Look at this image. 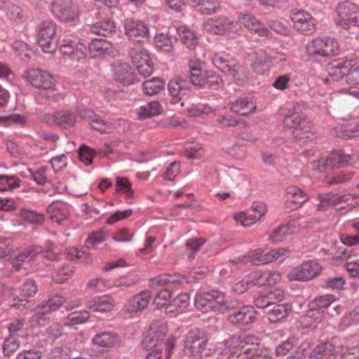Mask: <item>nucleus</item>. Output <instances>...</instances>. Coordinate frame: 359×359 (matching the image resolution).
I'll list each match as a JSON object with an SVG mask.
<instances>
[{
	"mask_svg": "<svg viewBox=\"0 0 359 359\" xmlns=\"http://www.w3.org/2000/svg\"><path fill=\"white\" fill-rule=\"evenodd\" d=\"M297 105L282 110L283 124L292 128V135L298 140L309 139L313 137L312 123L306 116L297 112Z\"/></svg>",
	"mask_w": 359,
	"mask_h": 359,
	"instance_id": "f257e3e1",
	"label": "nucleus"
},
{
	"mask_svg": "<svg viewBox=\"0 0 359 359\" xmlns=\"http://www.w3.org/2000/svg\"><path fill=\"white\" fill-rule=\"evenodd\" d=\"M259 339L252 335L233 336L226 342L229 359H248L259 349Z\"/></svg>",
	"mask_w": 359,
	"mask_h": 359,
	"instance_id": "f03ea898",
	"label": "nucleus"
},
{
	"mask_svg": "<svg viewBox=\"0 0 359 359\" xmlns=\"http://www.w3.org/2000/svg\"><path fill=\"white\" fill-rule=\"evenodd\" d=\"M91 32L104 38L93 39L88 44V49L92 57L103 56L109 54L111 48L112 35V23L100 22L90 28Z\"/></svg>",
	"mask_w": 359,
	"mask_h": 359,
	"instance_id": "7ed1b4c3",
	"label": "nucleus"
},
{
	"mask_svg": "<svg viewBox=\"0 0 359 359\" xmlns=\"http://www.w3.org/2000/svg\"><path fill=\"white\" fill-rule=\"evenodd\" d=\"M306 52L313 58H327L339 53V45L334 38L318 37L307 43Z\"/></svg>",
	"mask_w": 359,
	"mask_h": 359,
	"instance_id": "20e7f679",
	"label": "nucleus"
},
{
	"mask_svg": "<svg viewBox=\"0 0 359 359\" xmlns=\"http://www.w3.org/2000/svg\"><path fill=\"white\" fill-rule=\"evenodd\" d=\"M337 17L334 18L335 25L344 29H348L350 26H359V6L348 1L339 3L337 7Z\"/></svg>",
	"mask_w": 359,
	"mask_h": 359,
	"instance_id": "39448f33",
	"label": "nucleus"
},
{
	"mask_svg": "<svg viewBox=\"0 0 359 359\" xmlns=\"http://www.w3.org/2000/svg\"><path fill=\"white\" fill-rule=\"evenodd\" d=\"M212 63L221 72L233 76L237 81L245 76L244 67L224 52L215 53L212 57Z\"/></svg>",
	"mask_w": 359,
	"mask_h": 359,
	"instance_id": "423d86ee",
	"label": "nucleus"
},
{
	"mask_svg": "<svg viewBox=\"0 0 359 359\" xmlns=\"http://www.w3.org/2000/svg\"><path fill=\"white\" fill-rule=\"evenodd\" d=\"M56 38V25L52 20H44L38 27L36 41L42 50L53 53L57 46Z\"/></svg>",
	"mask_w": 359,
	"mask_h": 359,
	"instance_id": "0eeeda50",
	"label": "nucleus"
},
{
	"mask_svg": "<svg viewBox=\"0 0 359 359\" xmlns=\"http://www.w3.org/2000/svg\"><path fill=\"white\" fill-rule=\"evenodd\" d=\"M184 351L187 355L199 359H208L209 355H212V350L206 348V340L198 330H191L188 333Z\"/></svg>",
	"mask_w": 359,
	"mask_h": 359,
	"instance_id": "6e6552de",
	"label": "nucleus"
},
{
	"mask_svg": "<svg viewBox=\"0 0 359 359\" xmlns=\"http://www.w3.org/2000/svg\"><path fill=\"white\" fill-rule=\"evenodd\" d=\"M318 351H321V359H359V347L346 348L335 346L330 342L320 343Z\"/></svg>",
	"mask_w": 359,
	"mask_h": 359,
	"instance_id": "1a4fd4ad",
	"label": "nucleus"
},
{
	"mask_svg": "<svg viewBox=\"0 0 359 359\" xmlns=\"http://www.w3.org/2000/svg\"><path fill=\"white\" fill-rule=\"evenodd\" d=\"M66 301L62 295H54L47 301L43 302L40 305L34 309V314L31 318V322L39 325H44L48 320L47 316L57 310Z\"/></svg>",
	"mask_w": 359,
	"mask_h": 359,
	"instance_id": "9d476101",
	"label": "nucleus"
},
{
	"mask_svg": "<svg viewBox=\"0 0 359 359\" xmlns=\"http://www.w3.org/2000/svg\"><path fill=\"white\" fill-rule=\"evenodd\" d=\"M132 63L143 77L149 76L154 70V63L147 49L142 46H135L129 51Z\"/></svg>",
	"mask_w": 359,
	"mask_h": 359,
	"instance_id": "9b49d317",
	"label": "nucleus"
},
{
	"mask_svg": "<svg viewBox=\"0 0 359 359\" xmlns=\"http://www.w3.org/2000/svg\"><path fill=\"white\" fill-rule=\"evenodd\" d=\"M322 266L316 261L309 260L293 268L287 273V278L292 281H308L319 276Z\"/></svg>",
	"mask_w": 359,
	"mask_h": 359,
	"instance_id": "f8f14e48",
	"label": "nucleus"
},
{
	"mask_svg": "<svg viewBox=\"0 0 359 359\" xmlns=\"http://www.w3.org/2000/svg\"><path fill=\"white\" fill-rule=\"evenodd\" d=\"M190 80L195 86H204L215 88L220 83V79L212 74L202 69L201 64L196 61L189 62Z\"/></svg>",
	"mask_w": 359,
	"mask_h": 359,
	"instance_id": "ddd939ff",
	"label": "nucleus"
},
{
	"mask_svg": "<svg viewBox=\"0 0 359 359\" xmlns=\"http://www.w3.org/2000/svg\"><path fill=\"white\" fill-rule=\"evenodd\" d=\"M51 11L57 19L63 22H75L79 18L78 8L72 0H54Z\"/></svg>",
	"mask_w": 359,
	"mask_h": 359,
	"instance_id": "4468645a",
	"label": "nucleus"
},
{
	"mask_svg": "<svg viewBox=\"0 0 359 359\" xmlns=\"http://www.w3.org/2000/svg\"><path fill=\"white\" fill-rule=\"evenodd\" d=\"M124 31L128 40L134 43H144L148 41L150 36L148 26L138 20L126 19L124 21Z\"/></svg>",
	"mask_w": 359,
	"mask_h": 359,
	"instance_id": "2eb2a0df",
	"label": "nucleus"
},
{
	"mask_svg": "<svg viewBox=\"0 0 359 359\" xmlns=\"http://www.w3.org/2000/svg\"><path fill=\"white\" fill-rule=\"evenodd\" d=\"M23 78L33 87L42 90H52L55 81L50 74L40 69H32L26 71Z\"/></svg>",
	"mask_w": 359,
	"mask_h": 359,
	"instance_id": "dca6fc26",
	"label": "nucleus"
},
{
	"mask_svg": "<svg viewBox=\"0 0 359 359\" xmlns=\"http://www.w3.org/2000/svg\"><path fill=\"white\" fill-rule=\"evenodd\" d=\"M319 203L318 204V210L319 211H325L330 206H335L341 203H348L351 200L352 206L359 207V196H353L351 194H325L318 196Z\"/></svg>",
	"mask_w": 359,
	"mask_h": 359,
	"instance_id": "f3484780",
	"label": "nucleus"
},
{
	"mask_svg": "<svg viewBox=\"0 0 359 359\" xmlns=\"http://www.w3.org/2000/svg\"><path fill=\"white\" fill-rule=\"evenodd\" d=\"M203 27L207 32L215 34H224L231 30L238 32L241 29L237 22L224 16L208 19L204 22Z\"/></svg>",
	"mask_w": 359,
	"mask_h": 359,
	"instance_id": "a211bd4d",
	"label": "nucleus"
},
{
	"mask_svg": "<svg viewBox=\"0 0 359 359\" xmlns=\"http://www.w3.org/2000/svg\"><path fill=\"white\" fill-rule=\"evenodd\" d=\"M291 19L294 23V27L298 32L309 34L316 29V21L311 15L304 11H294Z\"/></svg>",
	"mask_w": 359,
	"mask_h": 359,
	"instance_id": "6ab92c4d",
	"label": "nucleus"
},
{
	"mask_svg": "<svg viewBox=\"0 0 359 359\" xmlns=\"http://www.w3.org/2000/svg\"><path fill=\"white\" fill-rule=\"evenodd\" d=\"M256 311L251 306H243L233 310L229 316L228 320L234 325H249L256 320Z\"/></svg>",
	"mask_w": 359,
	"mask_h": 359,
	"instance_id": "aec40b11",
	"label": "nucleus"
},
{
	"mask_svg": "<svg viewBox=\"0 0 359 359\" xmlns=\"http://www.w3.org/2000/svg\"><path fill=\"white\" fill-rule=\"evenodd\" d=\"M151 297V292L149 290L138 292L133 296L125 305L126 311L130 313L142 312L147 307Z\"/></svg>",
	"mask_w": 359,
	"mask_h": 359,
	"instance_id": "412c9836",
	"label": "nucleus"
},
{
	"mask_svg": "<svg viewBox=\"0 0 359 359\" xmlns=\"http://www.w3.org/2000/svg\"><path fill=\"white\" fill-rule=\"evenodd\" d=\"M285 202L292 209L300 208L303 203L309 201L308 194L296 186H288L284 195Z\"/></svg>",
	"mask_w": 359,
	"mask_h": 359,
	"instance_id": "4be33fe9",
	"label": "nucleus"
},
{
	"mask_svg": "<svg viewBox=\"0 0 359 359\" xmlns=\"http://www.w3.org/2000/svg\"><path fill=\"white\" fill-rule=\"evenodd\" d=\"M168 332L166 324L161 320H156L150 325L149 336L144 339V343H148L147 346L156 347L158 341L163 339Z\"/></svg>",
	"mask_w": 359,
	"mask_h": 359,
	"instance_id": "5701e85b",
	"label": "nucleus"
},
{
	"mask_svg": "<svg viewBox=\"0 0 359 359\" xmlns=\"http://www.w3.org/2000/svg\"><path fill=\"white\" fill-rule=\"evenodd\" d=\"M351 60L340 58L330 62L327 66L330 77L338 81L346 76L347 81L348 70H350Z\"/></svg>",
	"mask_w": 359,
	"mask_h": 359,
	"instance_id": "b1692460",
	"label": "nucleus"
},
{
	"mask_svg": "<svg viewBox=\"0 0 359 359\" xmlns=\"http://www.w3.org/2000/svg\"><path fill=\"white\" fill-rule=\"evenodd\" d=\"M329 168L346 166L357 161L354 154H345L341 151H334L326 156Z\"/></svg>",
	"mask_w": 359,
	"mask_h": 359,
	"instance_id": "393cba45",
	"label": "nucleus"
},
{
	"mask_svg": "<svg viewBox=\"0 0 359 359\" xmlns=\"http://www.w3.org/2000/svg\"><path fill=\"white\" fill-rule=\"evenodd\" d=\"M211 311H217L222 313L233 307V302H229L224 292L219 290L210 292Z\"/></svg>",
	"mask_w": 359,
	"mask_h": 359,
	"instance_id": "a878e982",
	"label": "nucleus"
},
{
	"mask_svg": "<svg viewBox=\"0 0 359 359\" xmlns=\"http://www.w3.org/2000/svg\"><path fill=\"white\" fill-rule=\"evenodd\" d=\"M168 88L173 104L178 103L188 90L187 81L180 77H175L170 80Z\"/></svg>",
	"mask_w": 359,
	"mask_h": 359,
	"instance_id": "bb28decb",
	"label": "nucleus"
},
{
	"mask_svg": "<svg viewBox=\"0 0 359 359\" xmlns=\"http://www.w3.org/2000/svg\"><path fill=\"white\" fill-rule=\"evenodd\" d=\"M114 79L126 85H131L135 82V76L126 62H119L114 67Z\"/></svg>",
	"mask_w": 359,
	"mask_h": 359,
	"instance_id": "cd10ccee",
	"label": "nucleus"
},
{
	"mask_svg": "<svg viewBox=\"0 0 359 359\" xmlns=\"http://www.w3.org/2000/svg\"><path fill=\"white\" fill-rule=\"evenodd\" d=\"M189 306V296L187 293L179 294L166 308V313L177 316L187 311Z\"/></svg>",
	"mask_w": 359,
	"mask_h": 359,
	"instance_id": "c85d7f7f",
	"label": "nucleus"
},
{
	"mask_svg": "<svg viewBox=\"0 0 359 359\" xmlns=\"http://www.w3.org/2000/svg\"><path fill=\"white\" fill-rule=\"evenodd\" d=\"M251 65L253 70L258 74L268 73L270 69V61L266 52L262 49L255 51Z\"/></svg>",
	"mask_w": 359,
	"mask_h": 359,
	"instance_id": "c756f323",
	"label": "nucleus"
},
{
	"mask_svg": "<svg viewBox=\"0 0 359 359\" xmlns=\"http://www.w3.org/2000/svg\"><path fill=\"white\" fill-rule=\"evenodd\" d=\"M52 118L55 124L64 129L74 126L76 122V114L69 110H60L52 114Z\"/></svg>",
	"mask_w": 359,
	"mask_h": 359,
	"instance_id": "7c9ffc66",
	"label": "nucleus"
},
{
	"mask_svg": "<svg viewBox=\"0 0 359 359\" xmlns=\"http://www.w3.org/2000/svg\"><path fill=\"white\" fill-rule=\"evenodd\" d=\"M42 252L43 249L41 246H29L15 257L12 262L13 266L16 271H19L24 262H30Z\"/></svg>",
	"mask_w": 359,
	"mask_h": 359,
	"instance_id": "2f4dec72",
	"label": "nucleus"
},
{
	"mask_svg": "<svg viewBox=\"0 0 359 359\" xmlns=\"http://www.w3.org/2000/svg\"><path fill=\"white\" fill-rule=\"evenodd\" d=\"M292 311L291 305L288 304H278L266 312L270 323H276L285 319Z\"/></svg>",
	"mask_w": 359,
	"mask_h": 359,
	"instance_id": "473e14b6",
	"label": "nucleus"
},
{
	"mask_svg": "<svg viewBox=\"0 0 359 359\" xmlns=\"http://www.w3.org/2000/svg\"><path fill=\"white\" fill-rule=\"evenodd\" d=\"M163 108L157 101H151L137 109L136 115L139 120L149 118L163 113Z\"/></svg>",
	"mask_w": 359,
	"mask_h": 359,
	"instance_id": "72a5a7b5",
	"label": "nucleus"
},
{
	"mask_svg": "<svg viewBox=\"0 0 359 359\" xmlns=\"http://www.w3.org/2000/svg\"><path fill=\"white\" fill-rule=\"evenodd\" d=\"M324 319V311L312 307L305 316L301 318L300 322L304 328H315Z\"/></svg>",
	"mask_w": 359,
	"mask_h": 359,
	"instance_id": "f704fd0d",
	"label": "nucleus"
},
{
	"mask_svg": "<svg viewBox=\"0 0 359 359\" xmlns=\"http://www.w3.org/2000/svg\"><path fill=\"white\" fill-rule=\"evenodd\" d=\"M87 308L93 312H107L112 309V298L109 295L95 297L86 304Z\"/></svg>",
	"mask_w": 359,
	"mask_h": 359,
	"instance_id": "c9c22d12",
	"label": "nucleus"
},
{
	"mask_svg": "<svg viewBox=\"0 0 359 359\" xmlns=\"http://www.w3.org/2000/svg\"><path fill=\"white\" fill-rule=\"evenodd\" d=\"M177 34L182 41L189 49H194L198 43V37L196 33L185 25L177 28Z\"/></svg>",
	"mask_w": 359,
	"mask_h": 359,
	"instance_id": "e433bc0d",
	"label": "nucleus"
},
{
	"mask_svg": "<svg viewBox=\"0 0 359 359\" xmlns=\"http://www.w3.org/2000/svg\"><path fill=\"white\" fill-rule=\"evenodd\" d=\"M115 194L122 196L125 201L133 198L135 191L132 188V184L126 177H116L115 184Z\"/></svg>",
	"mask_w": 359,
	"mask_h": 359,
	"instance_id": "4c0bfd02",
	"label": "nucleus"
},
{
	"mask_svg": "<svg viewBox=\"0 0 359 359\" xmlns=\"http://www.w3.org/2000/svg\"><path fill=\"white\" fill-rule=\"evenodd\" d=\"M268 255V252H264L262 248L255 249L249 252L248 257H239L237 259V262L235 260H230L229 262L231 264H236L238 262H243L245 261H250L253 264L255 265H261L269 264V262H265V256Z\"/></svg>",
	"mask_w": 359,
	"mask_h": 359,
	"instance_id": "58836bf2",
	"label": "nucleus"
},
{
	"mask_svg": "<svg viewBox=\"0 0 359 359\" xmlns=\"http://www.w3.org/2000/svg\"><path fill=\"white\" fill-rule=\"evenodd\" d=\"M231 109L233 111L240 115L246 116L254 112L256 109V106L254 102L246 98H238L231 104Z\"/></svg>",
	"mask_w": 359,
	"mask_h": 359,
	"instance_id": "ea45409f",
	"label": "nucleus"
},
{
	"mask_svg": "<svg viewBox=\"0 0 359 359\" xmlns=\"http://www.w3.org/2000/svg\"><path fill=\"white\" fill-rule=\"evenodd\" d=\"M48 212L53 222L58 224H62L68 217V211L65 207L60 206L58 203H51L48 208Z\"/></svg>",
	"mask_w": 359,
	"mask_h": 359,
	"instance_id": "a19ab883",
	"label": "nucleus"
},
{
	"mask_svg": "<svg viewBox=\"0 0 359 359\" xmlns=\"http://www.w3.org/2000/svg\"><path fill=\"white\" fill-rule=\"evenodd\" d=\"M89 313L86 310L76 311L70 313L65 319L64 325L72 327L85 323L89 318Z\"/></svg>",
	"mask_w": 359,
	"mask_h": 359,
	"instance_id": "79ce46f5",
	"label": "nucleus"
},
{
	"mask_svg": "<svg viewBox=\"0 0 359 359\" xmlns=\"http://www.w3.org/2000/svg\"><path fill=\"white\" fill-rule=\"evenodd\" d=\"M109 238V233L106 231L105 227L97 231H93L86 241V247L93 248L95 245L102 243Z\"/></svg>",
	"mask_w": 359,
	"mask_h": 359,
	"instance_id": "37998d69",
	"label": "nucleus"
},
{
	"mask_svg": "<svg viewBox=\"0 0 359 359\" xmlns=\"http://www.w3.org/2000/svg\"><path fill=\"white\" fill-rule=\"evenodd\" d=\"M319 347L320 344L311 350L309 343H303L298 351L297 359H321V351H318Z\"/></svg>",
	"mask_w": 359,
	"mask_h": 359,
	"instance_id": "c03bdc74",
	"label": "nucleus"
},
{
	"mask_svg": "<svg viewBox=\"0 0 359 359\" xmlns=\"http://www.w3.org/2000/svg\"><path fill=\"white\" fill-rule=\"evenodd\" d=\"M164 86V81L158 78H153L145 81L142 83L144 93L147 95H154L158 93Z\"/></svg>",
	"mask_w": 359,
	"mask_h": 359,
	"instance_id": "a18cd8bd",
	"label": "nucleus"
},
{
	"mask_svg": "<svg viewBox=\"0 0 359 359\" xmlns=\"http://www.w3.org/2000/svg\"><path fill=\"white\" fill-rule=\"evenodd\" d=\"M294 229L290 226L280 225L276 228L270 234V240L273 243H278L283 241L286 237L294 233Z\"/></svg>",
	"mask_w": 359,
	"mask_h": 359,
	"instance_id": "49530a36",
	"label": "nucleus"
},
{
	"mask_svg": "<svg viewBox=\"0 0 359 359\" xmlns=\"http://www.w3.org/2000/svg\"><path fill=\"white\" fill-rule=\"evenodd\" d=\"M20 215L23 220L31 224H42L45 219L43 214L27 209L21 210Z\"/></svg>",
	"mask_w": 359,
	"mask_h": 359,
	"instance_id": "de8ad7c7",
	"label": "nucleus"
},
{
	"mask_svg": "<svg viewBox=\"0 0 359 359\" xmlns=\"http://www.w3.org/2000/svg\"><path fill=\"white\" fill-rule=\"evenodd\" d=\"M337 136L344 138H351L359 136V123L355 126H341L334 130Z\"/></svg>",
	"mask_w": 359,
	"mask_h": 359,
	"instance_id": "09e8293b",
	"label": "nucleus"
},
{
	"mask_svg": "<svg viewBox=\"0 0 359 359\" xmlns=\"http://www.w3.org/2000/svg\"><path fill=\"white\" fill-rule=\"evenodd\" d=\"M171 292L167 289L159 291L154 298V304L157 309L168 307L171 302Z\"/></svg>",
	"mask_w": 359,
	"mask_h": 359,
	"instance_id": "8fccbe9b",
	"label": "nucleus"
},
{
	"mask_svg": "<svg viewBox=\"0 0 359 359\" xmlns=\"http://www.w3.org/2000/svg\"><path fill=\"white\" fill-rule=\"evenodd\" d=\"M205 240L203 238H196L189 239L186 243V253L187 256L192 259L195 254L200 250L205 243Z\"/></svg>",
	"mask_w": 359,
	"mask_h": 359,
	"instance_id": "3c124183",
	"label": "nucleus"
},
{
	"mask_svg": "<svg viewBox=\"0 0 359 359\" xmlns=\"http://www.w3.org/2000/svg\"><path fill=\"white\" fill-rule=\"evenodd\" d=\"M335 297L332 294H325L316 297L311 302V307L323 310L329 307L334 301Z\"/></svg>",
	"mask_w": 359,
	"mask_h": 359,
	"instance_id": "603ef678",
	"label": "nucleus"
},
{
	"mask_svg": "<svg viewBox=\"0 0 359 359\" xmlns=\"http://www.w3.org/2000/svg\"><path fill=\"white\" fill-rule=\"evenodd\" d=\"M20 344V339L15 335L11 334L10 337L7 338L4 341L3 346V352L4 355H11L13 354L18 349Z\"/></svg>",
	"mask_w": 359,
	"mask_h": 359,
	"instance_id": "864d4df0",
	"label": "nucleus"
},
{
	"mask_svg": "<svg viewBox=\"0 0 359 359\" xmlns=\"http://www.w3.org/2000/svg\"><path fill=\"white\" fill-rule=\"evenodd\" d=\"M196 307L203 312H208L210 309V292L203 294H197L195 297Z\"/></svg>",
	"mask_w": 359,
	"mask_h": 359,
	"instance_id": "5fc2aeb1",
	"label": "nucleus"
},
{
	"mask_svg": "<svg viewBox=\"0 0 359 359\" xmlns=\"http://www.w3.org/2000/svg\"><path fill=\"white\" fill-rule=\"evenodd\" d=\"M290 250L286 248H279L268 252V255L265 256V262H272L276 260H281L288 257Z\"/></svg>",
	"mask_w": 359,
	"mask_h": 359,
	"instance_id": "6e6d98bb",
	"label": "nucleus"
},
{
	"mask_svg": "<svg viewBox=\"0 0 359 359\" xmlns=\"http://www.w3.org/2000/svg\"><path fill=\"white\" fill-rule=\"evenodd\" d=\"M347 83L351 85L359 86V60H351Z\"/></svg>",
	"mask_w": 359,
	"mask_h": 359,
	"instance_id": "4d7b16f0",
	"label": "nucleus"
},
{
	"mask_svg": "<svg viewBox=\"0 0 359 359\" xmlns=\"http://www.w3.org/2000/svg\"><path fill=\"white\" fill-rule=\"evenodd\" d=\"M219 8L218 0H203L198 11L203 14H212Z\"/></svg>",
	"mask_w": 359,
	"mask_h": 359,
	"instance_id": "13d9d810",
	"label": "nucleus"
},
{
	"mask_svg": "<svg viewBox=\"0 0 359 359\" xmlns=\"http://www.w3.org/2000/svg\"><path fill=\"white\" fill-rule=\"evenodd\" d=\"M156 46L163 50L170 51L172 46L171 39L165 34H157L154 38Z\"/></svg>",
	"mask_w": 359,
	"mask_h": 359,
	"instance_id": "bf43d9fd",
	"label": "nucleus"
},
{
	"mask_svg": "<svg viewBox=\"0 0 359 359\" xmlns=\"http://www.w3.org/2000/svg\"><path fill=\"white\" fill-rule=\"evenodd\" d=\"M95 151L86 144H82L79 149V159L86 165H89L93 163V159L95 156Z\"/></svg>",
	"mask_w": 359,
	"mask_h": 359,
	"instance_id": "052dcab7",
	"label": "nucleus"
},
{
	"mask_svg": "<svg viewBox=\"0 0 359 359\" xmlns=\"http://www.w3.org/2000/svg\"><path fill=\"white\" fill-rule=\"evenodd\" d=\"M251 214L255 219L256 223L260 221L266 215L267 208L264 203L260 201H255L252 203L251 208Z\"/></svg>",
	"mask_w": 359,
	"mask_h": 359,
	"instance_id": "680f3d73",
	"label": "nucleus"
},
{
	"mask_svg": "<svg viewBox=\"0 0 359 359\" xmlns=\"http://www.w3.org/2000/svg\"><path fill=\"white\" fill-rule=\"evenodd\" d=\"M88 287L90 289L95 290L97 292H102L106 290L109 289L111 283L108 280H104L101 278L92 279L88 283Z\"/></svg>",
	"mask_w": 359,
	"mask_h": 359,
	"instance_id": "e2e57ef3",
	"label": "nucleus"
},
{
	"mask_svg": "<svg viewBox=\"0 0 359 359\" xmlns=\"http://www.w3.org/2000/svg\"><path fill=\"white\" fill-rule=\"evenodd\" d=\"M213 111L212 109L208 105H194L188 108L187 113L189 116L201 117L208 115Z\"/></svg>",
	"mask_w": 359,
	"mask_h": 359,
	"instance_id": "0e129e2a",
	"label": "nucleus"
},
{
	"mask_svg": "<svg viewBox=\"0 0 359 359\" xmlns=\"http://www.w3.org/2000/svg\"><path fill=\"white\" fill-rule=\"evenodd\" d=\"M18 187V180L14 177L0 175V191L13 190Z\"/></svg>",
	"mask_w": 359,
	"mask_h": 359,
	"instance_id": "69168bd1",
	"label": "nucleus"
},
{
	"mask_svg": "<svg viewBox=\"0 0 359 359\" xmlns=\"http://www.w3.org/2000/svg\"><path fill=\"white\" fill-rule=\"evenodd\" d=\"M91 128L101 133H107L110 132L111 124L110 122L105 121L104 120L96 118H93L90 122Z\"/></svg>",
	"mask_w": 359,
	"mask_h": 359,
	"instance_id": "338daca9",
	"label": "nucleus"
},
{
	"mask_svg": "<svg viewBox=\"0 0 359 359\" xmlns=\"http://www.w3.org/2000/svg\"><path fill=\"white\" fill-rule=\"evenodd\" d=\"M347 262L346 267L349 274L352 277L359 276V259L356 257L348 256L346 257Z\"/></svg>",
	"mask_w": 359,
	"mask_h": 359,
	"instance_id": "774afa93",
	"label": "nucleus"
}]
</instances>
